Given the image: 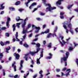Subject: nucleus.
Segmentation results:
<instances>
[{
  "mask_svg": "<svg viewBox=\"0 0 78 78\" xmlns=\"http://www.w3.org/2000/svg\"><path fill=\"white\" fill-rule=\"evenodd\" d=\"M37 64H40L41 62H40V61H39V59H37Z\"/></svg>",
  "mask_w": 78,
  "mask_h": 78,
  "instance_id": "obj_31",
  "label": "nucleus"
},
{
  "mask_svg": "<svg viewBox=\"0 0 78 78\" xmlns=\"http://www.w3.org/2000/svg\"><path fill=\"white\" fill-rule=\"evenodd\" d=\"M0 44L2 46H3V45H5V44L4 43H3V42H2V41H1L0 42Z\"/></svg>",
  "mask_w": 78,
  "mask_h": 78,
  "instance_id": "obj_36",
  "label": "nucleus"
},
{
  "mask_svg": "<svg viewBox=\"0 0 78 78\" xmlns=\"http://www.w3.org/2000/svg\"><path fill=\"white\" fill-rule=\"evenodd\" d=\"M41 48H37V51H30V53L31 55H34L35 53H38V51H39V50H40Z\"/></svg>",
  "mask_w": 78,
  "mask_h": 78,
  "instance_id": "obj_4",
  "label": "nucleus"
},
{
  "mask_svg": "<svg viewBox=\"0 0 78 78\" xmlns=\"http://www.w3.org/2000/svg\"><path fill=\"white\" fill-rule=\"evenodd\" d=\"M46 27V24H44L43 26V28L44 29H45V27Z\"/></svg>",
  "mask_w": 78,
  "mask_h": 78,
  "instance_id": "obj_42",
  "label": "nucleus"
},
{
  "mask_svg": "<svg viewBox=\"0 0 78 78\" xmlns=\"http://www.w3.org/2000/svg\"><path fill=\"white\" fill-rule=\"evenodd\" d=\"M5 35L6 37H9V33H5Z\"/></svg>",
  "mask_w": 78,
  "mask_h": 78,
  "instance_id": "obj_39",
  "label": "nucleus"
},
{
  "mask_svg": "<svg viewBox=\"0 0 78 78\" xmlns=\"http://www.w3.org/2000/svg\"><path fill=\"white\" fill-rule=\"evenodd\" d=\"M75 30L76 32H78V27L76 28Z\"/></svg>",
  "mask_w": 78,
  "mask_h": 78,
  "instance_id": "obj_45",
  "label": "nucleus"
},
{
  "mask_svg": "<svg viewBox=\"0 0 78 78\" xmlns=\"http://www.w3.org/2000/svg\"><path fill=\"white\" fill-rule=\"evenodd\" d=\"M9 76L11 78H13V77H14L13 75H9Z\"/></svg>",
  "mask_w": 78,
  "mask_h": 78,
  "instance_id": "obj_54",
  "label": "nucleus"
},
{
  "mask_svg": "<svg viewBox=\"0 0 78 78\" xmlns=\"http://www.w3.org/2000/svg\"><path fill=\"white\" fill-rule=\"evenodd\" d=\"M6 26L7 27H8V28H9V22L8 21V19L7 18V21L6 22Z\"/></svg>",
  "mask_w": 78,
  "mask_h": 78,
  "instance_id": "obj_18",
  "label": "nucleus"
},
{
  "mask_svg": "<svg viewBox=\"0 0 78 78\" xmlns=\"http://www.w3.org/2000/svg\"><path fill=\"white\" fill-rule=\"evenodd\" d=\"M69 51H66V56H64L63 57L61 58V63H63V61L65 62V66H67V59L69 57Z\"/></svg>",
  "mask_w": 78,
  "mask_h": 78,
  "instance_id": "obj_2",
  "label": "nucleus"
},
{
  "mask_svg": "<svg viewBox=\"0 0 78 78\" xmlns=\"http://www.w3.org/2000/svg\"><path fill=\"white\" fill-rule=\"evenodd\" d=\"M37 20H38V21H40V20H41V18H37Z\"/></svg>",
  "mask_w": 78,
  "mask_h": 78,
  "instance_id": "obj_57",
  "label": "nucleus"
},
{
  "mask_svg": "<svg viewBox=\"0 0 78 78\" xmlns=\"http://www.w3.org/2000/svg\"><path fill=\"white\" fill-rule=\"evenodd\" d=\"M49 55L50 56H51L52 58V56L53 55L52 54H51V53H49Z\"/></svg>",
  "mask_w": 78,
  "mask_h": 78,
  "instance_id": "obj_58",
  "label": "nucleus"
},
{
  "mask_svg": "<svg viewBox=\"0 0 78 78\" xmlns=\"http://www.w3.org/2000/svg\"><path fill=\"white\" fill-rule=\"evenodd\" d=\"M70 32L71 33V34L73 35L74 34L73 31V30H72V29L71 28V29H70Z\"/></svg>",
  "mask_w": 78,
  "mask_h": 78,
  "instance_id": "obj_26",
  "label": "nucleus"
},
{
  "mask_svg": "<svg viewBox=\"0 0 78 78\" xmlns=\"http://www.w3.org/2000/svg\"><path fill=\"white\" fill-rule=\"evenodd\" d=\"M16 64V62H14L13 63V64H12V67H13V68L14 69V70L15 71V72H16V65H15Z\"/></svg>",
  "mask_w": 78,
  "mask_h": 78,
  "instance_id": "obj_7",
  "label": "nucleus"
},
{
  "mask_svg": "<svg viewBox=\"0 0 78 78\" xmlns=\"http://www.w3.org/2000/svg\"><path fill=\"white\" fill-rule=\"evenodd\" d=\"M42 2L43 4L45 5V6H48V7H47L45 11L46 12H48V11H51V10L53 9H56V7H51V5L49 3H46V0H42Z\"/></svg>",
  "mask_w": 78,
  "mask_h": 78,
  "instance_id": "obj_1",
  "label": "nucleus"
},
{
  "mask_svg": "<svg viewBox=\"0 0 78 78\" xmlns=\"http://www.w3.org/2000/svg\"><path fill=\"white\" fill-rule=\"evenodd\" d=\"M31 26V24H29L28 25V27L27 28V29H29V28H30Z\"/></svg>",
  "mask_w": 78,
  "mask_h": 78,
  "instance_id": "obj_34",
  "label": "nucleus"
},
{
  "mask_svg": "<svg viewBox=\"0 0 78 78\" xmlns=\"http://www.w3.org/2000/svg\"><path fill=\"white\" fill-rule=\"evenodd\" d=\"M16 38H17V37H18V32H16Z\"/></svg>",
  "mask_w": 78,
  "mask_h": 78,
  "instance_id": "obj_37",
  "label": "nucleus"
},
{
  "mask_svg": "<svg viewBox=\"0 0 78 78\" xmlns=\"http://www.w3.org/2000/svg\"><path fill=\"white\" fill-rule=\"evenodd\" d=\"M49 32H50L49 29H47L46 31H44V32H42L41 33V34H48V33H49Z\"/></svg>",
  "mask_w": 78,
  "mask_h": 78,
  "instance_id": "obj_11",
  "label": "nucleus"
},
{
  "mask_svg": "<svg viewBox=\"0 0 78 78\" xmlns=\"http://www.w3.org/2000/svg\"><path fill=\"white\" fill-rule=\"evenodd\" d=\"M27 20H28V18H26L24 20V23L22 25V27H25V26L26 24V21H27Z\"/></svg>",
  "mask_w": 78,
  "mask_h": 78,
  "instance_id": "obj_9",
  "label": "nucleus"
},
{
  "mask_svg": "<svg viewBox=\"0 0 78 78\" xmlns=\"http://www.w3.org/2000/svg\"><path fill=\"white\" fill-rule=\"evenodd\" d=\"M67 68L66 67H64L63 69H62L63 71H65V70H66Z\"/></svg>",
  "mask_w": 78,
  "mask_h": 78,
  "instance_id": "obj_50",
  "label": "nucleus"
},
{
  "mask_svg": "<svg viewBox=\"0 0 78 78\" xmlns=\"http://www.w3.org/2000/svg\"><path fill=\"white\" fill-rule=\"evenodd\" d=\"M18 19H16V20L18 21H20V20H23V19H21L20 18V16H18Z\"/></svg>",
  "mask_w": 78,
  "mask_h": 78,
  "instance_id": "obj_32",
  "label": "nucleus"
},
{
  "mask_svg": "<svg viewBox=\"0 0 78 78\" xmlns=\"http://www.w3.org/2000/svg\"><path fill=\"white\" fill-rule=\"evenodd\" d=\"M47 72L48 73H47V74H46V76H47L48 75H49V74H50V73H49V69H48L47 70Z\"/></svg>",
  "mask_w": 78,
  "mask_h": 78,
  "instance_id": "obj_35",
  "label": "nucleus"
},
{
  "mask_svg": "<svg viewBox=\"0 0 78 78\" xmlns=\"http://www.w3.org/2000/svg\"><path fill=\"white\" fill-rule=\"evenodd\" d=\"M14 56H15L16 59H19L20 58V55L19 53H14Z\"/></svg>",
  "mask_w": 78,
  "mask_h": 78,
  "instance_id": "obj_5",
  "label": "nucleus"
},
{
  "mask_svg": "<svg viewBox=\"0 0 78 78\" xmlns=\"http://www.w3.org/2000/svg\"><path fill=\"white\" fill-rule=\"evenodd\" d=\"M73 48L72 46H70V47H69V50L70 51L73 50Z\"/></svg>",
  "mask_w": 78,
  "mask_h": 78,
  "instance_id": "obj_28",
  "label": "nucleus"
},
{
  "mask_svg": "<svg viewBox=\"0 0 78 78\" xmlns=\"http://www.w3.org/2000/svg\"><path fill=\"white\" fill-rule=\"evenodd\" d=\"M17 77H18V75H15V76H14V78H17Z\"/></svg>",
  "mask_w": 78,
  "mask_h": 78,
  "instance_id": "obj_53",
  "label": "nucleus"
},
{
  "mask_svg": "<svg viewBox=\"0 0 78 78\" xmlns=\"http://www.w3.org/2000/svg\"><path fill=\"white\" fill-rule=\"evenodd\" d=\"M19 11H20V12H22V11H23V9H19Z\"/></svg>",
  "mask_w": 78,
  "mask_h": 78,
  "instance_id": "obj_63",
  "label": "nucleus"
},
{
  "mask_svg": "<svg viewBox=\"0 0 78 78\" xmlns=\"http://www.w3.org/2000/svg\"><path fill=\"white\" fill-rule=\"evenodd\" d=\"M39 35L38 34H37L36 35H35V38H35V39H34V41H37V40H38V38L37 37H38V36H39Z\"/></svg>",
  "mask_w": 78,
  "mask_h": 78,
  "instance_id": "obj_19",
  "label": "nucleus"
},
{
  "mask_svg": "<svg viewBox=\"0 0 78 78\" xmlns=\"http://www.w3.org/2000/svg\"><path fill=\"white\" fill-rule=\"evenodd\" d=\"M21 23H16L17 26L18 28H20V25Z\"/></svg>",
  "mask_w": 78,
  "mask_h": 78,
  "instance_id": "obj_25",
  "label": "nucleus"
},
{
  "mask_svg": "<svg viewBox=\"0 0 78 78\" xmlns=\"http://www.w3.org/2000/svg\"><path fill=\"white\" fill-rule=\"evenodd\" d=\"M68 71H69V72H68V73H66V75H65L66 76H68L70 75L69 73L71 72V69H67V70H66V72H68Z\"/></svg>",
  "mask_w": 78,
  "mask_h": 78,
  "instance_id": "obj_12",
  "label": "nucleus"
},
{
  "mask_svg": "<svg viewBox=\"0 0 78 78\" xmlns=\"http://www.w3.org/2000/svg\"><path fill=\"white\" fill-rule=\"evenodd\" d=\"M9 9L10 11H15V8L14 7H10L9 8Z\"/></svg>",
  "mask_w": 78,
  "mask_h": 78,
  "instance_id": "obj_16",
  "label": "nucleus"
},
{
  "mask_svg": "<svg viewBox=\"0 0 78 78\" xmlns=\"http://www.w3.org/2000/svg\"><path fill=\"white\" fill-rule=\"evenodd\" d=\"M32 28H35L37 29V30L35 31V33H37L39 31V30L41 29V27H37L35 26L34 24L32 25Z\"/></svg>",
  "mask_w": 78,
  "mask_h": 78,
  "instance_id": "obj_3",
  "label": "nucleus"
},
{
  "mask_svg": "<svg viewBox=\"0 0 78 78\" xmlns=\"http://www.w3.org/2000/svg\"><path fill=\"white\" fill-rule=\"evenodd\" d=\"M6 29V27H2V30H5Z\"/></svg>",
  "mask_w": 78,
  "mask_h": 78,
  "instance_id": "obj_56",
  "label": "nucleus"
},
{
  "mask_svg": "<svg viewBox=\"0 0 78 78\" xmlns=\"http://www.w3.org/2000/svg\"><path fill=\"white\" fill-rule=\"evenodd\" d=\"M20 2L18 1V2H16L15 5H20Z\"/></svg>",
  "mask_w": 78,
  "mask_h": 78,
  "instance_id": "obj_23",
  "label": "nucleus"
},
{
  "mask_svg": "<svg viewBox=\"0 0 78 78\" xmlns=\"http://www.w3.org/2000/svg\"><path fill=\"white\" fill-rule=\"evenodd\" d=\"M63 1V0H58V1L56 2V5L57 6L61 5V2Z\"/></svg>",
  "mask_w": 78,
  "mask_h": 78,
  "instance_id": "obj_14",
  "label": "nucleus"
},
{
  "mask_svg": "<svg viewBox=\"0 0 78 78\" xmlns=\"http://www.w3.org/2000/svg\"><path fill=\"white\" fill-rule=\"evenodd\" d=\"M59 41L60 43V44H61L62 45V46H64V44H63V43H62L61 42V41Z\"/></svg>",
  "mask_w": 78,
  "mask_h": 78,
  "instance_id": "obj_59",
  "label": "nucleus"
},
{
  "mask_svg": "<svg viewBox=\"0 0 78 78\" xmlns=\"http://www.w3.org/2000/svg\"><path fill=\"white\" fill-rule=\"evenodd\" d=\"M16 40L17 41H20V40L18 39V37H17V38L16 39Z\"/></svg>",
  "mask_w": 78,
  "mask_h": 78,
  "instance_id": "obj_55",
  "label": "nucleus"
},
{
  "mask_svg": "<svg viewBox=\"0 0 78 78\" xmlns=\"http://www.w3.org/2000/svg\"><path fill=\"white\" fill-rule=\"evenodd\" d=\"M60 70L59 69H56V72H60Z\"/></svg>",
  "mask_w": 78,
  "mask_h": 78,
  "instance_id": "obj_46",
  "label": "nucleus"
},
{
  "mask_svg": "<svg viewBox=\"0 0 78 78\" xmlns=\"http://www.w3.org/2000/svg\"><path fill=\"white\" fill-rule=\"evenodd\" d=\"M34 0H28L27 2L25 3V4L27 7H28V4L29 3H30V2H33Z\"/></svg>",
  "mask_w": 78,
  "mask_h": 78,
  "instance_id": "obj_13",
  "label": "nucleus"
},
{
  "mask_svg": "<svg viewBox=\"0 0 78 78\" xmlns=\"http://www.w3.org/2000/svg\"><path fill=\"white\" fill-rule=\"evenodd\" d=\"M48 47H51V43H49V44H48Z\"/></svg>",
  "mask_w": 78,
  "mask_h": 78,
  "instance_id": "obj_41",
  "label": "nucleus"
},
{
  "mask_svg": "<svg viewBox=\"0 0 78 78\" xmlns=\"http://www.w3.org/2000/svg\"><path fill=\"white\" fill-rule=\"evenodd\" d=\"M12 27H13V32H14L15 31V30H16V26H15V24H13V25Z\"/></svg>",
  "mask_w": 78,
  "mask_h": 78,
  "instance_id": "obj_21",
  "label": "nucleus"
},
{
  "mask_svg": "<svg viewBox=\"0 0 78 78\" xmlns=\"http://www.w3.org/2000/svg\"><path fill=\"white\" fill-rule=\"evenodd\" d=\"M23 34H25L26 33H27V29H26L25 30V27H23Z\"/></svg>",
  "mask_w": 78,
  "mask_h": 78,
  "instance_id": "obj_15",
  "label": "nucleus"
},
{
  "mask_svg": "<svg viewBox=\"0 0 78 78\" xmlns=\"http://www.w3.org/2000/svg\"><path fill=\"white\" fill-rule=\"evenodd\" d=\"M73 5H68V6H67V8L68 9H70V8H71V7H72L73 6Z\"/></svg>",
  "mask_w": 78,
  "mask_h": 78,
  "instance_id": "obj_20",
  "label": "nucleus"
},
{
  "mask_svg": "<svg viewBox=\"0 0 78 78\" xmlns=\"http://www.w3.org/2000/svg\"><path fill=\"white\" fill-rule=\"evenodd\" d=\"M23 60H21V62H20V67L19 68V70H21V69H23Z\"/></svg>",
  "mask_w": 78,
  "mask_h": 78,
  "instance_id": "obj_8",
  "label": "nucleus"
},
{
  "mask_svg": "<svg viewBox=\"0 0 78 78\" xmlns=\"http://www.w3.org/2000/svg\"><path fill=\"white\" fill-rule=\"evenodd\" d=\"M27 72H28V73H27L26 75H25V76H24V78H27V76L28 75H29V71H28Z\"/></svg>",
  "mask_w": 78,
  "mask_h": 78,
  "instance_id": "obj_27",
  "label": "nucleus"
},
{
  "mask_svg": "<svg viewBox=\"0 0 78 78\" xmlns=\"http://www.w3.org/2000/svg\"><path fill=\"white\" fill-rule=\"evenodd\" d=\"M52 57L51 56H47L46 57V59H51V58Z\"/></svg>",
  "mask_w": 78,
  "mask_h": 78,
  "instance_id": "obj_43",
  "label": "nucleus"
},
{
  "mask_svg": "<svg viewBox=\"0 0 78 78\" xmlns=\"http://www.w3.org/2000/svg\"><path fill=\"white\" fill-rule=\"evenodd\" d=\"M74 10L76 12H78V9H75Z\"/></svg>",
  "mask_w": 78,
  "mask_h": 78,
  "instance_id": "obj_64",
  "label": "nucleus"
},
{
  "mask_svg": "<svg viewBox=\"0 0 78 78\" xmlns=\"http://www.w3.org/2000/svg\"><path fill=\"white\" fill-rule=\"evenodd\" d=\"M37 47H40L41 46V44L40 43H37L36 44Z\"/></svg>",
  "mask_w": 78,
  "mask_h": 78,
  "instance_id": "obj_33",
  "label": "nucleus"
},
{
  "mask_svg": "<svg viewBox=\"0 0 78 78\" xmlns=\"http://www.w3.org/2000/svg\"><path fill=\"white\" fill-rule=\"evenodd\" d=\"M3 75L4 76H5V70H3Z\"/></svg>",
  "mask_w": 78,
  "mask_h": 78,
  "instance_id": "obj_51",
  "label": "nucleus"
},
{
  "mask_svg": "<svg viewBox=\"0 0 78 78\" xmlns=\"http://www.w3.org/2000/svg\"><path fill=\"white\" fill-rule=\"evenodd\" d=\"M37 3H32V6H35V5H36Z\"/></svg>",
  "mask_w": 78,
  "mask_h": 78,
  "instance_id": "obj_40",
  "label": "nucleus"
},
{
  "mask_svg": "<svg viewBox=\"0 0 78 78\" xmlns=\"http://www.w3.org/2000/svg\"><path fill=\"white\" fill-rule=\"evenodd\" d=\"M63 27L66 30V32L67 34H68L69 32V30L67 29V26H66V24H63Z\"/></svg>",
  "mask_w": 78,
  "mask_h": 78,
  "instance_id": "obj_10",
  "label": "nucleus"
},
{
  "mask_svg": "<svg viewBox=\"0 0 78 78\" xmlns=\"http://www.w3.org/2000/svg\"><path fill=\"white\" fill-rule=\"evenodd\" d=\"M32 4H31V6H30L29 7V8L30 9H32V8H33V5H32Z\"/></svg>",
  "mask_w": 78,
  "mask_h": 78,
  "instance_id": "obj_48",
  "label": "nucleus"
},
{
  "mask_svg": "<svg viewBox=\"0 0 78 78\" xmlns=\"http://www.w3.org/2000/svg\"><path fill=\"white\" fill-rule=\"evenodd\" d=\"M3 56V53H0V60H2V58Z\"/></svg>",
  "mask_w": 78,
  "mask_h": 78,
  "instance_id": "obj_22",
  "label": "nucleus"
},
{
  "mask_svg": "<svg viewBox=\"0 0 78 78\" xmlns=\"http://www.w3.org/2000/svg\"><path fill=\"white\" fill-rule=\"evenodd\" d=\"M51 33H49V34H48L47 36V38H50L51 37Z\"/></svg>",
  "mask_w": 78,
  "mask_h": 78,
  "instance_id": "obj_29",
  "label": "nucleus"
},
{
  "mask_svg": "<svg viewBox=\"0 0 78 78\" xmlns=\"http://www.w3.org/2000/svg\"><path fill=\"white\" fill-rule=\"evenodd\" d=\"M37 74H36L35 75H34L33 76V78H36V77H37Z\"/></svg>",
  "mask_w": 78,
  "mask_h": 78,
  "instance_id": "obj_49",
  "label": "nucleus"
},
{
  "mask_svg": "<svg viewBox=\"0 0 78 78\" xmlns=\"http://www.w3.org/2000/svg\"><path fill=\"white\" fill-rule=\"evenodd\" d=\"M4 3H2V4H1V5H0L1 7V9H2V7L3 6V5H4Z\"/></svg>",
  "mask_w": 78,
  "mask_h": 78,
  "instance_id": "obj_44",
  "label": "nucleus"
},
{
  "mask_svg": "<svg viewBox=\"0 0 78 78\" xmlns=\"http://www.w3.org/2000/svg\"><path fill=\"white\" fill-rule=\"evenodd\" d=\"M11 48L10 47H9V48H6V52H7V53H9V51H8V50H10V49H11Z\"/></svg>",
  "mask_w": 78,
  "mask_h": 78,
  "instance_id": "obj_24",
  "label": "nucleus"
},
{
  "mask_svg": "<svg viewBox=\"0 0 78 78\" xmlns=\"http://www.w3.org/2000/svg\"><path fill=\"white\" fill-rule=\"evenodd\" d=\"M64 16L63 15H61L60 16V18H61L62 19H63L64 18Z\"/></svg>",
  "mask_w": 78,
  "mask_h": 78,
  "instance_id": "obj_61",
  "label": "nucleus"
},
{
  "mask_svg": "<svg viewBox=\"0 0 78 78\" xmlns=\"http://www.w3.org/2000/svg\"><path fill=\"white\" fill-rule=\"evenodd\" d=\"M66 24H67L68 27H69L70 29H71V27H72V24L71 23H69V21H67V23H66Z\"/></svg>",
  "mask_w": 78,
  "mask_h": 78,
  "instance_id": "obj_6",
  "label": "nucleus"
},
{
  "mask_svg": "<svg viewBox=\"0 0 78 78\" xmlns=\"http://www.w3.org/2000/svg\"><path fill=\"white\" fill-rule=\"evenodd\" d=\"M8 20L9 22V21H10L11 20L10 18L9 17H8Z\"/></svg>",
  "mask_w": 78,
  "mask_h": 78,
  "instance_id": "obj_47",
  "label": "nucleus"
},
{
  "mask_svg": "<svg viewBox=\"0 0 78 78\" xmlns=\"http://www.w3.org/2000/svg\"><path fill=\"white\" fill-rule=\"evenodd\" d=\"M23 45L25 47H29V45H28V44H27L26 43H25V44H24Z\"/></svg>",
  "mask_w": 78,
  "mask_h": 78,
  "instance_id": "obj_30",
  "label": "nucleus"
},
{
  "mask_svg": "<svg viewBox=\"0 0 78 78\" xmlns=\"http://www.w3.org/2000/svg\"><path fill=\"white\" fill-rule=\"evenodd\" d=\"M43 43L44 44V45L45 44H46V41H43Z\"/></svg>",
  "mask_w": 78,
  "mask_h": 78,
  "instance_id": "obj_60",
  "label": "nucleus"
},
{
  "mask_svg": "<svg viewBox=\"0 0 78 78\" xmlns=\"http://www.w3.org/2000/svg\"><path fill=\"white\" fill-rule=\"evenodd\" d=\"M42 73H43V72L42 70H41L40 71L39 74H40V75H41L40 77L41 78H42L43 76V75L42 74Z\"/></svg>",
  "mask_w": 78,
  "mask_h": 78,
  "instance_id": "obj_17",
  "label": "nucleus"
},
{
  "mask_svg": "<svg viewBox=\"0 0 78 78\" xmlns=\"http://www.w3.org/2000/svg\"><path fill=\"white\" fill-rule=\"evenodd\" d=\"M32 34H30L29 35V37H32Z\"/></svg>",
  "mask_w": 78,
  "mask_h": 78,
  "instance_id": "obj_62",
  "label": "nucleus"
},
{
  "mask_svg": "<svg viewBox=\"0 0 78 78\" xmlns=\"http://www.w3.org/2000/svg\"><path fill=\"white\" fill-rule=\"evenodd\" d=\"M76 64H77V66L78 67V58H76Z\"/></svg>",
  "mask_w": 78,
  "mask_h": 78,
  "instance_id": "obj_38",
  "label": "nucleus"
},
{
  "mask_svg": "<svg viewBox=\"0 0 78 78\" xmlns=\"http://www.w3.org/2000/svg\"><path fill=\"white\" fill-rule=\"evenodd\" d=\"M29 71H30V72H33V69H29Z\"/></svg>",
  "mask_w": 78,
  "mask_h": 78,
  "instance_id": "obj_52",
  "label": "nucleus"
}]
</instances>
